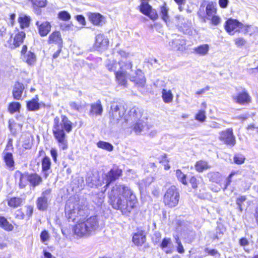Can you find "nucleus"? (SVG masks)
<instances>
[{
  "label": "nucleus",
  "mask_w": 258,
  "mask_h": 258,
  "mask_svg": "<svg viewBox=\"0 0 258 258\" xmlns=\"http://www.w3.org/2000/svg\"><path fill=\"white\" fill-rule=\"evenodd\" d=\"M99 148L105 149L108 151H111L113 149V146L110 143L104 141H99L97 144Z\"/></svg>",
  "instance_id": "nucleus-41"
},
{
  "label": "nucleus",
  "mask_w": 258,
  "mask_h": 258,
  "mask_svg": "<svg viewBox=\"0 0 258 258\" xmlns=\"http://www.w3.org/2000/svg\"><path fill=\"white\" fill-rule=\"evenodd\" d=\"M72 130V122L65 115L61 116V119L56 116L54 118L52 132L55 139L57 140L59 148L66 150L68 147V141L64 131L70 133Z\"/></svg>",
  "instance_id": "nucleus-1"
},
{
  "label": "nucleus",
  "mask_w": 258,
  "mask_h": 258,
  "mask_svg": "<svg viewBox=\"0 0 258 258\" xmlns=\"http://www.w3.org/2000/svg\"><path fill=\"white\" fill-rule=\"evenodd\" d=\"M121 170L118 168L112 169L109 172L105 175L104 180L106 183L105 187L107 188L109 184L115 181L121 174ZM106 189V188H105ZM106 189H105V190Z\"/></svg>",
  "instance_id": "nucleus-14"
},
{
  "label": "nucleus",
  "mask_w": 258,
  "mask_h": 258,
  "mask_svg": "<svg viewBox=\"0 0 258 258\" xmlns=\"http://www.w3.org/2000/svg\"><path fill=\"white\" fill-rule=\"evenodd\" d=\"M190 183L191 184L192 187L194 188H196L198 186L197 180L196 178L194 176H192L190 179Z\"/></svg>",
  "instance_id": "nucleus-59"
},
{
  "label": "nucleus",
  "mask_w": 258,
  "mask_h": 258,
  "mask_svg": "<svg viewBox=\"0 0 258 258\" xmlns=\"http://www.w3.org/2000/svg\"><path fill=\"white\" fill-rule=\"evenodd\" d=\"M195 119L201 122L205 121L206 119V111L204 109L199 110L195 115Z\"/></svg>",
  "instance_id": "nucleus-43"
},
{
  "label": "nucleus",
  "mask_w": 258,
  "mask_h": 258,
  "mask_svg": "<svg viewBox=\"0 0 258 258\" xmlns=\"http://www.w3.org/2000/svg\"><path fill=\"white\" fill-rule=\"evenodd\" d=\"M246 200V197L245 196H240L236 200V204L237 205L238 208L240 211H242V204Z\"/></svg>",
  "instance_id": "nucleus-52"
},
{
  "label": "nucleus",
  "mask_w": 258,
  "mask_h": 258,
  "mask_svg": "<svg viewBox=\"0 0 258 258\" xmlns=\"http://www.w3.org/2000/svg\"><path fill=\"white\" fill-rule=\"evenodd\" d=\"M30 20L29 17L23 15H21L18 18L21 28L23 29L29 26Z\"/></svg>",
  "instance_id": "nucleus-34"
},
{
  "label": "nucleus",
  "mask_w": 258,
  "mask_h": 258,
  "mask_svg": "<svg viewBox=\"0 0 258 258\" xmlns=\"http://www.w3.org/2000/svg\"><path fill=\"white\" fill-rule=\"evenodd\" d=\"M70 105L71 107V109L78 111H80L82 109V106L80 104H77L75 102H70Z\"/></svg>",
  "instance_id": "nucleus-55"
},
{
  "label": "nucleus",
  "mask_w": 258,
  "mask_h": 258,
  "mask_svg": "<svg viewBox=\"0 0 258 258\" xmlns=\"http://www.w3.org/2000/svg\"><path fill=\"white\" fill-rule=\"evenodd\" d=\"M115 75L118 83L121 85L125 86L127 84L126 74L123 72H117Z\"/></svg>",
  "instance_id": "nucleus-39"
},
{
  "label": "nucleus",
  "mask_w": 258,
  "mask_h": 258,
  "mask_svg": "<svg viewBox=\"0 0 258 258\" xmlns=\"http://www.w3.org/2000/svg\"><path fill=\"white\" fill-rule=\"evenodd\" d=\"M239 243L241 246H245L248 244V241L246 238H242L240 239Z\"/></svg>",
  "instance_id": "nucleus-63"
},
{
  "label": "nucleus",
  "mask_w": 258,
  "mask_h": 258,
  "mask_svg": "<svg viewBox=\"0 0 258 258\" xmlns=\"http://www.w3.org/2000/svg\"><path fill=\"white\" fill-rule=\"evenodd\" d=\"M61 46H59L58 49L53 54V58H56L59 55L60 51L61 50Z\"/></svg>",
  "instance_id": "nucleus-64"
},
{
  "label": "nucleus",
  "mask_w": 258,
  "mask_h": 258,
  "mask_svg": "<svg viewBox=\"0 0 258 258\" xmlns=\"http://www.w3.org/2000/svg\"><path fill=\"white\" fill-rule=\"evenodd\" d=\"M50 154L52 157L54 162H56L57 161V153L55 149L52 148L50 150Z\"/></svg>",
  "instance_id": "nucleus-57"
},
{
  "label": "nucleus",
  "mask_w": 258,
  "mask_h": 258,
  "mask_svg": "<svg viewBox=\"0 0 258 258\" xmlns=\"http://www.w3.org/2000/svg\"><path fill=\"white\" fill-rule=\"evenodd\" d=\"M235 44L237 47L243 46L246 43V41L241 37H239L235 39Z\"/></svg>",
  "instance_id": "nucleus-54"
},
{
  "label": "nucleus",
  "mask_w": 258,
  "mask_h": 258,
  "mask_svg": "<svg viewBox=\"0 0 258 258\" xmlns=\"http://www.w3.org/2000/svg\"><path fill=\"white\" fill-rule=\"evenodd\" d=\"M49 235L47 231L44 230L41 233L40 239L43 242L46 241L49 239Z\"/></svg>",
  "instance_id": "nucleus-53"
},
{
  "label": "nucleus",
  "mask_w": 258,
  "mask_h": 258,
  "mask_svg": "<svg viewBox=\"0 0 258 258\" xmlns=\"http://www.w3.org/2000/svg\"><path fill=\"white\" fill-rule=\"evenodd\" d=\"M130 117L136 122L133 125V131L137 134L144 133L149 129V126L143 119H141L142 112L138 108L134 107L130 110Z\"/></svg>",
  "instance_id": "nucleus-5"
},
{
  "label": "nucleus",
  "mask_w": 258,
  "mask_h": 258,
  "mask_svg": "<svg viewBox=\"0 0 258 258\" xmlns=\"http://www.w3.org/2000/svg\"><path fill=\"white\" fill-rule=\"evenodd\" d=\"M168 12L169 9L165 3L160 7V15L163 20L165 22H167L169 19Z\"/></svg>",
  "instance_id": "nucleus-35"
},
{
  "label": "nucleus",
  "mask_w": 258,
  "mask_h": 258,
  "mask_svg": "<svg viewBox=\"0 0 258 258\" xmlns=\"http://www.w3.org/2000/svg\"><path fill=\"white\" fill-rule=\"evenodd\" d=\"M77 20L80 24L84 25L85 23V18L82 15L77 16Z\"/></svg>",
  "instance_id": "nucleus-62"
},
{
  "label": "nucleus",
  "mask_w": 258,
  "mask_h": 258,
  "mask_svg": "<svg viewBox=\"0 0 258 258\" xmlns=\"http://www.w3.org/2000/svg\"><path fill=\"white\" fill-rule=\"evenodd\" d=\"M24 200L19 197H13L8 200V205L9 206L16 208L23 205Z\"/></svg>",
  "instance_id": "nucleus-24"
},
{
  "label": "nucleus",
  "mask_w": 258,
  "mask_h": 258,
  "mask_svg": "<svg viewBox=\"0 0 258 258\" xmlns=\"http://www.w3.org/2000/svg\"><path fill=\"white\" fill-rule=\"evenodd\" d=\"M210 168V166L206 161L200 160L197 162L195 165V169L198 172H203Z\"/></svg>",
  "instance_id": "nucleus-32"
},
{
  "label": "nucleus",
  "mask_w": 258,
  "mask_h": 258,
  "mask_svg": "<svg viewBox=\"0 0 258 258\" xmlns=\"http://www.w3.org/2000/svg\"><path fill=\"white\" fill-rule=\"evenodd\" d=\"M51 190L50 188L43 191L41 196L38 198L36 201L37 207L41 211L45 210L48 207V201L50 199Z\"/></svg>",
  "instance_id": "nucleus-9"
},
{
  "label": "nucleus",
  "mask_w": 258,
  "mask_h": 258,
  "mask_svg": "<svg viewBox=\"0 0 258 258\" xmlns=\"http://www.w3.org/2000/svg\"><path fill=\"white\" fill-rule=\"evenodd\" d=\"M219 140L227 145L233 147L235 145L236 140L232 128H227L219 134Z\"/></svg>",
  "instance_id": "nucleus-8"
},
{
  "label": "nucleus",
  "mask_w": 258,
  "mask_h": 258,
  "mask_svg": "<svg viewBox=\"0 0 258 258\" xmlns=\"http://www.w3.org/2000/svg\"><path fill=\"white\" fill-rule=\"evenodd\" d=\"M140 11L144 15L149 16L152 20H156L158 18L156 11L152 9L148 3L143 2L140 5Z\"/></svg>",
  "instance_id": "nucleus-13"
},
{
  "label": "nucleus",
  "mask_w": 258,
  "mask_h": 258,
  "mask_svg": "<svg viewBox=\"0 0 258 258\" xmlns=\"http://www.w3.org/2000/svg\"><path fill=\"white\" fill-rule=\"evenodd\" d=\"M176 176L180 182H181L182 184L184 185L187 184V181L186 180V175L183 173L180 170L177 169L176 171Z\"/></svg>",
  "instance_id": "nucleus-44"
},
{
  "label": "nucleus",
  "mask_w": 258,
  "mask_h": 258,
  "mask_svg": "<svg viewBox=\"0 0 258 258\" xmlns=\"http://www.w3.org/2000/svg\"><path fill=\"white\" fill-rule=\"evenodd\" d=\"M48 42L49 43H56L59 46H61L62 43V40L61 38L60 32L59 31H54L51 33L49 36Z\"/></svg>",
  "instance_id": "nucleus-21"
},
{
  "label": "nucleus",
  "mask_w": 258,
  "mask_h": 258,
  "mask_svg": "<svg viewBox=\"0 0 258 258\" xmlns=\"http://www.w3.org/2000/svg\"><path fill=\"white\" fill-rule=\"evenodd\" d=\"M160 247L166 253H171L173 252L172 241L170 238L166 237L163 238L160 243Z\"/></svg>",
  "instance_id": "nucleus-18"
},
{
  "label": "nucleus",
  "mask_w": 258,
  "mask_h": 258,
  "mask_svg": "<svg viewBox=\"0 0 258 258\" xmlns=\"http://www.w3.org/2000/svg\"><path fill=\"white\" fill-rule=\"evenodd\" d=\"M50 159L47 156H45L42 160V169L45 178L48 175V171L50 169Z\"/></svg>",
  "instance_id": "nucleus-25"
},
{
  "label": "nucleus",
  "mask_w": 258,
  "mask_h": 258,
  "mask_svg": "<svg viewBox=\"0 0 258 258\" xmlns=\"http://www.w3.org/2000/svg\"><path fill=\"white\" fill-rule=\"evenodd\" d=\"M179 194L175 186H170L166 191L163 202L166 206L170 208L176 206L179 202Z\"/></svg>",
  "instance_id": "nucleus-7"
},
{
  "label": "nucleus",
  "mask_w": 258,
  "mask_h": 258,
  "mask_svg": "<svg viewBox=\"0 0 258 258\" xmlns=\"http://www.w3.org/2000/svg\"><path fill=\"white\" fill-rule=\"evenodd\" d=\"M25 37V33L23 31L19 32L16 34L14 39V44L15 47L19 46L23 43Z\"/></svg>",
  "instance_id": "nucleus-33"
},
{
  "label": "nucleus",
  "mask_w": 258,
  "mask_h": 258,
  "mask_svg": "<svg viewBox=\"0 0 258 258\" xmlns=\"http://www.w3.org/2000/svg\"><path fill=\"white\" fill-rule=\"evenodd\" d=\"M229 3L228 0H219V4L221 8H226Z\"/></svg>",
  "instance_id": "nucleus-58"
},
{
  "label": "nucleus",
  "mask_w": 258,
  "mask_h": 258,
  "mask_svg": "<svg viewBox=\"0 0 258 258\" xmlns=\"http://www.w3.org/2000/svg\"><path fill=\"white\" fill-rule=\"evenodd\" d=\"M65 212L69 215V218L73 220L79 217H83L87 214L86 207L82 202L76 201L74 203L68 201L66 205Z\"/></svg>",
  "instance_id": "nucleus-4"
},
{
  "label": "nucleus",
  "mask_w": 258,
  "mask_h": 258,
  "mask_svg": "<svg viewBox=\"0 0 258 258\" xmlns=\"http://www.w3.org/2000/svg\"><path fill=\"white\" fill-rule=\"evenodd\" d=\"M58 17L63 21H68L70 19L71 15L67 11H61L58 14Z\"/></svg>",
  "instance_id": "nucleus-47"
},
{
  "label": "nucleus",
  "mask_w": 258,
  "mask_h": 258,
  "mask_svg": "<svg viewBox=\"0 0 258 258\" xmlns=\"http://www.w3.org/2000/svg\"><path fill=\"white\" fill-rule=\"evenodd\" d=\"M109 45L108 38L102 34H98L95 38V41L94 44V48L100 51L107 49Z\"/></svg>",
  "instance_id": "nucleus-10"
},
{
  "label": "nucleus",
  "mask_w": 258,
  "mask_h": 258,
  "mask_svg": "<svg viewBox=\"0 0 258 258\" xmlns=\"http://www.w3.org/2000/svg\"><path fill=\"white\" fill-rule=\"evenodd\" d=\"M121 106H119L118 105L116 104H112L111 106V110L110 111V114L112 116L113 118H115L117 117H121L123 116L124 115V112H123L122 114H121L119 111Z\"/></svg>",
  "instance_id": "nucleus-29"
},
{
  "label": "nucleus",
  "mask_w": 258,
  "mask_h": 258,
  "mask_svg": "<svg viewBox=\"0 0 258 258\" xmlns=\"http://www.w3.org/2000/svg\"><path fill=\"white\" fill-rule=\"evenodd\" d=\"M210 19L211 20L212 24L214 25H217L219 24L221 22L220 18L215 15L211 17Z\"/></svg>",
  "instance_id": "nucleus-56"
},
{
  "label": "nucleus",
  "mask_w": 258,
  "mask_h": 258,
  "mask_svg": "<svg viewBox=\"0 0 258 258\" xmlns=\"http://www.w3.org/2000/svg\"><path fill=\"white\" fill-rule=\"evenodd\" d=\"M98 228V221L96 216H92L83 221H79L74 228L75 234L78 236H89Z\"/></svg>",
  "instance_id": "nucleus-3"
},
{
  "label": "nucleus",
  "mask_w": 258,
  "mask_h": 258,
  "mask_svg": "<svg viewBox=\"0 0 258 258\" xmlns=\"http://www.w3.org/2000/svg\"><path fill=\"white\" fill-rule=\"evenodd\" d=\"M128 191L125 187L115 185L109 192V203L114 209H126L128 204Z\"/></svg>",
  "instance_id": "nucleus-2"
},
{
  "label": "nucleus",
  "mask_w": 258,
  "mask_h": 258,
  "mask_svg": "<svg viewBox=\"0 0 258 258\" xmlns=\"http://www.w3.org/2000/svg\"><path fill=\"white\" fill-rule=\"evenodd\" d=\"M194 52L200 55H206L209 50V46L207 44L201 45L194 48Z\"/></svg>",
  "instance_id": "nucleus-28"
},
{
  "label": "nucleus",
  "mask_w": 258,
  "mask_h": 258,
  "mask_svg": "<svg viewBox=\"0 0 258 258\" xmlns=\"http://www.w3.org/2000/svg\"><path fill=\"white\" fill-rule=\"evenodd\" d=\"M24 57L26 62L30 65L34 64L36 61V56L34 53L31 51L28 52L24 55Z\"/></svg>",
  "instance_id": "nucleus-40"
},
{
  "label": "nucleus",
  "mask_w": 258,
  "mask_h": 258,
  "mask_svg": "<svg viewBox=\"0 0 258 258\" xmlns=\"http://www.w3.org/2000/svg\"><path fill=\"white\" fill-rule=\"evenodd\" d=\"M117 65V63L116 62L114 61H111L110 60H108L106 62V67L107 68L108 70L110 71H114L116 67L115 66Z\"/></svg>",
  "instance_id": "nucleus-51"
},
{
  "label": "nucleus",
  "mask_w": 258,
  "mask_h": 258,
  "mask_svg": "<svg viewBox=\"0 0 258 258\" xmlns=\"http://www.w3.org/2000/svg\"><path fill=\"white\" fill-rule=\"evenodd\" d=\"M225 28L226 31L230 35H234L237 31H243L245 30L244 33H248L249 30H257L256 27L252 26H244L243 24L239 22L236 19H229L225 23Z\"/></svg>",
  "instance_id": "nucleus-6"
},
{
  "label": "nucleus",
  "mask_w": 258,
  "mask_h": 258,
  "mask_svg": "<svg viewBox=\"0 0 258 258\" xmlns=\"http://www.w3.org/2000/svg\"><path fill=\"white\" fill-rule=\"evenodd\" d=\"M0 227L8 231H11L13 229V226L4 217H0Z\"/></svg>",
  "instance_id": "nucleus-38"
},
{
  "label": "nucleus",
  "mask_w": 258,
  "mask_h": 258,
  "mask_svg": "<svg viewBox=\"0 0 258 258\" xmlns=\"http://www.w3.org/2000/svg\"><path fill=\"white\" fill-rule=\"evenodd\" d=\"M146 236L144 232L142 230H139L134 234L133 236V242L137 245H142L145 243Z\"/></svg>",
  "instance_id": "nucleus-19"
},
{
  "label": "nucleus",
  "mask_w": 258,
  "mask_h": 258,
  "mask_svg": "<svg viewBox=\"0 0 258 258\" xmlns=\"http://www.w3.org/2000/svg\"><path fill=\"white\" fill-rule=\"evenodd\" d=\"M130 207L136 208L138 204L136 196L130 191Z\"/></svg>",
  "instance_id": "nucleus-49"
},
{
  "label": "nucleus",
  "mask_w": 258,
  "mask_h": 258,
  "mask_svg": "<svg viewBox=\"0 0 258 258\" xmlns=\"http://www.w3.org/2000/svg\"><path fill=\"white\" fill-rule=\"evenodd\" d=\"M36 25L37 27L38 33L41 37L46 36L51 30V26L47 21L42 23L37 21Z\"/></svg>",
  "instance_id": "nucleus-15"
},
{
  "label": "nucleus",
  "mask_w": 258,
  "mask_h": 258,
  "mask_svg": "<svg viewBox=\"0 0 258 258\" xmlns=\"http://www.w3.org/2000/svg\"><path fill=\"white\" fill-rule=\"evenodd\" d=\"M20 106V104L18 102L12 103L9 105V110L12 113L16 112L19 110Z\"/></svg>",
  "instance_id": "nucleus-48"
},
{
  "label": "nucleus",
  "mask_w": 258,
  "mask_h": 258,
  "mask_svg": "<svg viewBox=\"0 0 258 258\" xmlns=\"http://www.w3.org/2000/svg\"><path fill=\"white\" fill-rule=\"evenodd\" d=\"M208 176L211 181L217 183H220L222 180V176L219 172H210Z\"/></svg>",
  "instance_id": "nucleus-37"
},
{
  "label": "nucleus",
  "mask_w": 258,
  "mask_h": 258,
  "mask_svg": "<svg viewBox=\"0 0 258 258\" xmlns=\"http://www.w3.org/2000/svg\"><path fill=\"white\" fill-rule=\"evenodd\" d=\"M232 98L234 102L241 105L248 104L251 102L250 96L245 90L233 94Z\"/></svg>",
  "instance_id": "nucleus-11"
},
{
  "label": "nucleus",
  "mask_w": 258,
  "mask_h": 258,
  "mask_svg": "<svg viewBox=\"0 0 258 258\" xmlns=\"http://www.w3.org/2000/svg\"><path fill=\"white\" fill-rule=\"evenodd\" d=\"M206 18L207 19H210L211 17L213 16L216 14L217 10L215 6L213 3H209L206 9Z\"/></svg>",
  "instance_id": "nucleus-31"
},
{
  "label": "nucleus",
  "mask_w": 258,
  "mask_h": 258,
  "mask_svg": "<svg viewBox=\"0 0 258 258\" xmlns=\"http://www.w3.org/2000/svg\"><path fill=\"white\" fill-rule=\"evenodd\" d=\"M205 251L208 254L214 256L216 258H219L220 256V254L218 251V250L215 249H210L209 248H206L205 249Z\"/></svg>",
  "instance_id": "nucleus-45"
},
{
  "label": "nucleus",
  "mask_w": 258,
  "mask_h": 258,
  "mask_svg": "<svg viewBox=\"0 0 258 258\" xmlns=\"http://www.w3.org/2000/svg\"><path fill=\"white\" fill-rule=\"evenodd\" d=\"M31 2L33 8H43L46 5V0H28Z\"/></svg>",
  "instance_id": "nucleus-42"
},
{
  "label": "nucleus",
  "mask_w": 258,
  "mask_h": 258,
  "mask_svg": "<svg viewBox=\"0 0 258 258\" xmlns=\"http://www.w3.org/2000/svg\"><path fill=\"white\" fill-rule=\"evenodd\" d=\"M3 156L7 167L10 169H13L14 161L13 154L11 153L4 151L3 153Z\"/></svg>",
  "instance_id": "nucleus-22"
},
{
  "label": "nucleus",
  "mask_w": 258,
  "mask_h": 258,
  "mask_svg": "<svg viewBox=\"0 0 258 258\" xmlns=\"http://www.w3.org/2000/svg\"><path fill=\"white\" fill-rule=\"evenodd\" d=\"M245 157L242 154H236L234 157V163L237 164H242L244 162Z\"/></svg>",
  "instance_id": "nucleus-46"
},
{
  "label": "nucleus",
  "mask_w": 258,
  "mask_h": 258,
  "mask_svg": "<svg viewBox=\"0 0 258 258\" xmlns=\"http://www.w3.org/2000/svg\"><path fill=\"white\" fill-rule=\"evenodd\" d=\"M24 89V86L23 84L19 82L16 83L13 90V95L14 99L16 100L20 99Z\"/></svg>",
  "instance_id": "nucleus-20"
},
{
  "label": "nucleus",
  "mask_w": 258,
  "mask_h": 258,
  "mask_svg": "<svg viewBox=\"0 0 258 258\" xmlns=\"http://www.w3.org/2000/svg\"><path fill=\"white\" fill-rule=\"evenodd\" d=\"M175 41H171L169 42V45L171 47L172 49L177 50H182L185 48V41L183 39H179V42L178 43H176L175 45H173V43H174Z\"/></svg>",
  "instance_id": "nucleus-36"
},
{
  "label": "nucleus",
  "mask_w": 258,
  "mask_h": 258,
  "mask_svg": "<svg viewBox=\"0 0 258 258\" xmlns=\"http://www.w3.org/2000/svg\"><path fill=\"white\" fill-rule=\"evenodd\" d=\"M15 178L18 181L19 187L22 188L26 186L28 181L27 173H22L20 171H17L15 173Z\"/></svg>",
  "instance_id": "nucleus-16"
},
{
  "label": "nucleus",
  "mask_w": 258,
  "mask_h": 258,
  "mask_svg": "<svg viewBox=\"0 0 258 258\" xmlns=\"http://www.w3.org/2000/svg\"><path fill=\"white\" fill-rule=\"evenodd\" d=\"M103 111V108L100 101L98 100L97 102L91 104V108L89 111V115H101Z\"/></svg>",
  "instance_id": "nucleus-17"
},
{
  "label": "nucleus",
  "mask_w": 258,
  "mask_h": 258,
  "mask_svg": "<svg viewBox=\"0 0 258 258\" xmlns=\"http://www.w3.org/2000/svg\"><path fill=\"white\" fill-rule=\"evenodd\" d=\"M130 81L134 82L137 86L141 90L146 87V80L143 72L140 70H138L135 72V76L130 78Z\"/></svg>",
  "instance_id": "nucleus-12"
},
{
  "label": "nucleus",
  "mask_w": 258,
  "mask_h": 258,
  "mask_svg": "<svg viewBox=\"0 0 258 258\" xmlns=\"http://www.w3.org/2000/svg\"><path fill=\"white\" fill-rule=\"evenodd\" d=\"M176 244L177 252L179 253H183L184 252V249L181 242H179Z\"/></svg>",
  "instance_id": "nucleus-60"
},
{
  "label": "nucleus",
  "mask_w": 258,
  "mask_h": 258,
  "mask_svg": "<svg viewBox=\"0 0 258 258\" xmlns=\"http://www.w3.org/2000/svg\"><path fill=\"white\" fill-rule=\"evenodd\" d=\"M28 179L31 185L33 187L38 186L42 182V178L37 174H28Z\"/></svg>",
  "instance_id": "nucleus-23"
},
{
  "label": "nucleus",
  "mask_w": 258,
  "mask_h": 258,
  "mask_svg": "<svg viewBox=\"0 0 258 258\" xmlns=\"http://www.w3.org/2000/svg\"><path fill=\"white\" fill-rule=\"evenodd\" d=\"M33 211V209L32 207H31V206H28L26 207V213L28 217H30L32 215Z\"/></svg>",
  "instance_id": "nucleus-61"
},
{
  "label": "nucleus",
  "mask_w": 258,
  "mask_h": 258,
  "mask_svg": "<svg viewBox=\"0 0 258 258\" xmlns=\"http://www.w3.org/2000/svg\"><path fill=\"white\" fill-rule=\"evenodd\" d=\"M32 145V139L28 137V138L23 142V147L25 149H29Z\"/></svg>",
  "instance_id": "nucleus-50"
},
{
  "label": "nucleus",
  "mask_w": 258,
  "mask_h": 258,
  "mask_svg": "<svg viewBox=\"0 0 258 258\" xmlns=\"http://www.w3.org/2000/svg\"><path fill=\"white\" fill-rule=\"evenodd\" d=\"M90 21L95 25L102 24L103 17L99 13H92L89 16Z\"/></svg>",
  "instance_id": "nucleus-26"
},
{
  "label": "nucleus",
  "mask_w": 258,
  "mask_h": 258,
  "mask_svg": "<svg viewBox=\"0 0 258 258\" xmlns=\"http://www.w3.org/2000/svg\"><path fill=\"white\" fill-rule=\"evenodd\" d=\"M27 109L30 111H36L39 109L40 104L38 103V98L36 96L27 102Z\"/></svg>",
  "instance_id": "nucleus-27"
},
{
  "label": "nucleus",
  "mask_w": 258,
  "mask_h": 258,
  "mask_svg": "<svg viewBox=\"0 0 258 258\" xmlns=\"http://www.w3.org/2000/svg\"><path fill=\"white\" fill-rule=\"evenodd\" d=\"M162 98L166 103H171L173 99V95L169 90L163 89L162 90Z\"/></svg>",
  "instance_id": "nucleus-30"
}]
</instances>
